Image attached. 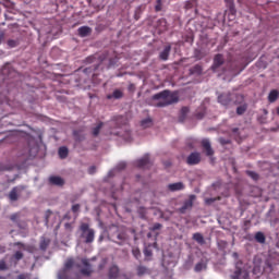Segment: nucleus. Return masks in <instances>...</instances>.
<instances>
[{
	"label": "nucleus",
	"mask_w": 279,
	"mask_h": 279,
	"mask_svg": "<svg viewBox=\"0 0 279 279\" xmlns=\"http://www.w3.org/2000/svg\"><path fill=\"white\" fill-rule=\"evenodd\" d=\"M156 108H165L171 106V104H178L179 99L178 94L171 93L170 90H162L153 96Z\"/></svg>",
	"instance_id": "1"
},
{
	"label": "nucleus",
	"mask_w": 279,
	"mask_h": 279,
	"mask_svg": "<svg viewBox=\"0 0 279 279\" xmlns=\"http://www.w3.org/2000/svg\"><path fill=\"white\" fill-rule=\"evenodd\" d=\"M81 239H84V243L87 245L95 241V229H90V225L83 222L80 226Z\"/></svg>",
	"instance_id": "2"
},
{
	"label": "nucleus",
	"mask_w": 279,
	"mask_h": 279,
	"mask_svg": "<svg viewBox=\"0 0 279 279\" xmlns=\"http://www.w3.org/2000/svg\"><path fill=\"white\" fill-rule=\"evenodd\" d=\"M23 191H25L24 185H17L14 186L8 194V198L10 202H19V197L23 194Z\"/></svg>",
	"instance_id": "3"
},
{
	"label": "nucleus",
	"mask_w": 279,
	"mask_h": 279,
	"mask_svg": "<svg viewBox=\"0 0 279 279\" xmlns=\"http://www.w3.org/2000/svg\"><path fill=\"white\" fill-rule=\"evenodd\" d=\"M201 162H202V154L198 151L191 153L186 158V163L190 165V167L199 165Z\"/></svg>",
	"instance_id": "4"
},
{
	"label": "nucleus",
	"mask_w": 279,
	"mask_h": 279,
	"mask_svg": "<svg viewBox=\"0 0 279 279\" xmlns=\"http://www.w3.org/2000/svg\"><path fill=\"white\" fill-rule=\"evenodd\" d=\"M193 202H195V195H190L189 199L184 201L183 206L179 208V213L185 215L186 210L193 208Z\"/></svg>",
	"instance_id": "5"
},
{
	"label": "nucleus",
	"mask_w": 279,
	"mask_h": 279,
	"mask_svg": "<svg viewBox=\"0 0 279 279\" xmlns=\"http://www.w3.org/2000/svg\"><path fill=\"white\" fill-rule=\"evenodd\" d=\"M149 155H144L143 158L135 161V167H137V169H145V167H149Z\"/></svg>",
	"instance_id": "6"
},
{
	"label": "nucleus",
	"mask_w": 279,
	"mask_h": 279,
	"mask_svg": "<svg viewBox=\"0 0 279 279\" xmlns=\"http://www.w3.org/2000/svg\"><path fill=\"white\" fill-rule=\"evenodd\" d=\"M218 104H221V106H230L232 104V94H222L218 96Z\"/></svg>",
	"instance_id": "7"
},
{
	"label": "nucleus",
	"mask_w": 279,
	"mask_h": 279,
	"mask_svg": "<svg viewBox=\"0 0 279 279\" xmlns=\"http://www.w3.org/2000/svg\"><path fill=\"white\" fill-rule=\"evenodd\" d=\"M226 62V59H223V54L218 53L214 57V63H213V71H217V69H219V66L223 65V63Z\"/></svg>",
	"instance_id": "8"
},
{
	"label": "nucleus",
	"mask_w": 279,
	"mask_h": 279,
	"mask_svg": "<svg viewBox=\"0 0 279 279\" xmlns=\"http://www.w3.org/2000/svg\"><path fill=\"white\" fill-rule=\"evenodd\" d=\"M201 144L203 149L206 151V156L215 155V150H213V146H210V141L208 138H204Z\"/></svg>",
	"instance_id": "9"
},
{
	"label": "nucleus",
	"mask_w": 279,
	"mask_h": 279,
	"mask_svg": "<svg viewBox=\"0 0 279 279\" xmlns=\"http://www.w3.org/2000/svg\"><path fill=\"white\" fill-rule=\"evenodd\" d=\"M121 125H125V118L118 116L114 117L111 121H110V126L111 128H121Z\"/></svg>",
	"instance_id": "10"
},
{
	"label": "nucleus",
	"mask_w": 279,
	"mask_h": 279,
	"mask_svg": "<svg viewBox=\"0 0 279 279\" xmlns=\"http://www.w3.org/2000/svg\"><path fill=\"white\" fill-rule=\"evenodd\" d=\"M169 56H171V45L165 46L163 50L159 53V60L167 62Z\"/></svg>",
	"instance_id": "11"
},
{
	"label": "nucleus",
	"mask_w": 279,
	"mask_h": 279,
	"mask_svg": "<svg viewBox=\"0 0 279 279\" xmlns=\"http://www.w3.org/2000/svg\"><path fill=\"white\" fill-rule=\"evenodd\" d=\"M82 264L85 268L81 269V274L83 276H90L93 274V268H90V264L88 263V259L84 258L82 259Z\"/></svg>",
	"instance_id": "12"
},
{
	"label": "nucleus",
	"mask_w": 279,
	"mask_h": 279,
	"mask_svg": "<svg viewBox=\"0 0 279 279\" xmlns=\"http://www.w3.org/2000/svg\"><path fill=\"white\" fill-rule=\"evenodd\" d=\"M49 183L52 184V186H64V179L57 175H51L49 178Z\"/></svg>",
	"instance_id": "13"
},
{
	"label": "nucleus",
	"mask_w": 279,
	"mask_h": 279,
	"mask_svg": "<svg viewBox=\"0 0 279 279\" xmlns=\"http://www.w3.org/2000/svg\"><path fill=\"white\" fill-rule=\"evenodd\" d=\"M168 190L171 191V193H175V191H184V183L182 182L170 183L168 185Z\"/></svg>",
	"instance_id": "14"
},
{
	"label": "nucleus",
	"mask_w": 279,
	"mask_h": 279,
	"mask_svg": "<svg viewBox=\"0 0 279 279\" xmlns=\"http://www.w3.org/2000/svg\"><path fill=\"white\" fill-rule=\"evenodd\" d=\"M77 32H78V36H80L81 38H86V36H90L93 29H92L90 27H88V26H81V27L77 29Z\"/></svg>",
	"instance_id": "15"
},
{
	"label": "nucleus",
	"mask_w": 279,
	"mask_h": 279,
	"mask_svg": "<svg viewBox=\"0 0 279 279\" xmlns=\"http://www.w3.org/2000/svg\"><path fill=\"white\" fill-rule=\"evenodd\" d=\"M123 92L121 89H116L112 94L107 95V99H122Z\"/></svg>",
	"instance_id": "16"
},
{
	"label": "nucleus",
	"mask_w": 279,
	"mask_h": 279,
	"mask_svg": "<svg viewBox=\"0 0 279 279\" xmlns=\"http://www.w3.org/2000/svg\"><path fill=\"white\" fill-rule=\"evenodd\" d=\"M279 92L277 89L270 90L268 95V101L269 104H275V101H278Z\"/></svg>",
	"instance_id": "17"
},
{
	"label": "nucleus",
	"mask_w": 279,
	"mask_h": 279,
	"mask_svg": "<svg viewBox=\"0 0 279 279\" xmlns=\"http://www.w3.org/2000/svg\"><path fill=\"white\" fill-rule=\"evenodd\" d=\"M109 278L117 279L119 278V267L118 266H111L109 269Z\"/></svg>",
	"instance_id": "18"
},
{
	"label": "nucleus",
	"mask_w": 279,
	"mask_h": 279,
	"mask_svg": "<svg viewBox=\"0 0 279 279\" xmlns=\"http://www.w3.org/2000/svg\"><path fill=\"white\" fill-rule=\"evenodd\" d=\"M194 241L198 243L199 245H204L206 243V240H204V235L202 233H194L193 234Z\"/></svg>",
	"instance_id": "19"
},
{
	"label": "nucleus",
	"mask_w": 279,
	"mask_h": 279,
	"mask_svg": "<svg viewBox=\"0 0 279 279\" xmlns=\"http://www.w3.org/2000/svg\"><path fill=\"white\" fill-rule=\"evenodd\" d=\"M207 264L204 263V260L197 263L194 267V271H196V274H199V271H204V269H206Z\"/></svg>",
	"instance_id": "20"
},
{
	"label": "nucleus",
	"mask_w": 279,
	"mask_h": 279,
	"mask_svg": "<svg viewBox=\"0 0 279 279\" xmlns=\"http://www.w3.org/2000/svg\"><path fill=\"white\" fill-rule=\"evenodd\" d=\"M69 156V148L62 146L59 148V158H61L62 160H64V158H66Z\"/></svg>",
	"instance_id": "21"
},
{
	"label": "nucleus",
	"mask_w": 279,
	"mask_h": 279,
	"mask_svg": "<svg viewBox=\"0 0 279 279\" xmlns=\"http://www.w3.org/2000/svg\"><path fill=\"white\" fill-rule=\"evenodd\" d=\"M101 128H104V122H99V123L92 130L93 136H99V133L101 132Z\"/></svg>",
	"instance_id": "22"
},
{
	"label": "nucleus",
	"mask_w": 279,
	"mask_h": 279,
	"mask_svg": "<svg viewBox=\"0 0 279 279\" xmlns=\"http://www.w3.org/2000/svg\"><path fill=\"white\" fill-rule=\"evenodd\" d=\"M14 169V165L12 163H0V173L2 171H12Z\"/></svg>",
	"instance_id": "23"
},
{
	"label": "nucleus",
	"mask_w": 279,
	"mask_h": 279,
	"mask_svg": "<svg viewBox=\"0 0 279 279\" xmlns=\"http://www.w3.org/2000/svg\"><path fill=\"white\" fill-rule=\"evenodd\" d=\"M49 243H51V241H49V239L44 238L39 244L40 250H43V252H45L49 247Z\"/></svg>",
	"instance_id": "24"
},
{
	"label": "nucleus",
	"mask_w": 279,
	"mask_h": 279,
	"mask_svg": "<svg viewBox=\"0 0 279 279\" xmlns=\"http://www.w3.org/2000/svg\"><path fill=\"white\" fill-rule=\"evenodd\" d=\"M255 241L257 242V243H265V241H266V238H265V233H263V232H257L256 234H255Z\"/></svg>",
	"instance_id": "25"
},
{
	"label": "nucleus",
	"mask_w": 279,
	"mask_h": 279,
	"mask_svg": "<svg viewBox=\"0 0 279 279\" xmlns=\"http://www.w3.org/2000/svg\"><path fill=\"white\" fill-rule=\"evenodd\" d=\"M202 71H203V69H202V65H199V64H196V65H194V66L191 69V73H192L193 75H202Z\"/></svg>",
	"instance_id": "26"
},
{
	"label": "nucleus",
	"mask_w": 279,
	"mask_h": 279,
	"mask_svg": "<svg viewBox=\"0 0 279 279\" xmlns=\"http://www.w3.org/2000/svg\"><path fill=\"white\" fill-rule=\"evenodd\" d=\"M243 274V269L236 267L233 275H231V279H241V275Z\"/></svg>",
	"instance_id": "27"
},
{
	"label": "nucleus",
	"mask_w": 279,
	"mask_h": 279,
	"mask_svg": "<svg viewBox=\"0 0 279 279\" xmlns=\"http://www.w3.org/2000/svg\"><path fill=\"white\" fill-rule=\"evenodd\" d=\"M246 111H247V105H242L236 108V114L239 116L245 114Z\"/></svg>",
	"instance_id": "28"
},
{
	"label": "nucleus",
	"mask_w": 279,
	"mask_h": 279,
	"mask_svg": "<svg viewBox=\"0 0 279 279\" xmlns=\"http://www.w3.org/2000/svg\"><path fill=\"white\" fill-rule=\"evenodd\" d=\"M246 174H247V177L248 178H252V180H254L255 182L256 181H258V179L260 178L259 175H258V173H256V172H254V171H246Z\"/></svg>",
	"instance_id": "29"
},
{
	"label": "nucleus",
	"mask_w": 279,
	"mask_h": 279,
	"mask_svg": "<svg viewBox=\"0 0 279 279\" xmlns=\"http://www.w3.org/2000/svg\"><path fill=\"white\" fill-rule=\"evenodd\" d=\"M10 219H11V221H13L14 223H17V226L20 227V228H25V227H23L21 223H19V214H12L11 216H10Z\"/></svg>",
	"instance_id": "30"
},
{
	"label": "nucleus",
	"mask_w": 279,
	"mask_h": 279,
	"mask_svg": "<svg viewBox=\"0 0 279 279\" xmlns=\"http://www.w3.org/2000/svg\"><path fill=\"white\" fill-rule=\"evenodd\" d=\"M141 125H142V128H149L150 125H151V119L150 118H148V119H144V120H142L141 121Z\"/></svg>",
	"instance_id": "31"
},
{
	"label": "nucleus",
	"mask_w": 279,
	"mask_h": 279,
	"mask_svg": "<svg viewBox=\"0 0 279 279\" xmlns=\"http://www.w3.org/2000/svg\"><path fill=\"white\" fill-rule=\"evenodd\" d=\"M51 215H53V211H51L50 209L46 210V213H45V226H49V217H51Z\"/></svg>",
	"instance_id": "32"
},
{
	"label": "nucleus",
	"mask_w": 279,
	"mask_h": 279,
	"mask_svg": "<svg viewBox=\"0 0 279 279\" xmlns=\"http://www.w3.org/2000/svg\"><path fill=\"white\" fill-rule=\"evenodd\" d=\"M145 274H147V267L138 266L137 267V276H145Z\"/></svg>",
	"instance_id": "33"
},
{
	"label": "nucleus",
	"mask_w": 279,
	"mask_h": 279,
	"mask_svg": "<svg viewBox=\"0 0 279 279\" xmlns=\"http://www.w3.org/2000/svg\"><path fill=\"white\" fill-rule=\"evenodd\" d=\"M221 198L220 196L218 197H211V198H206L205 199V204H207L208 206H210V204H215V202H219Z\"/></svg>",
	"instance_id": "34"
},
{
	"label": "nucleus",
	"mask_w": 279,
	"mask_h": 279,
	"mask_svg": "<svg viewBox=\"0 0 279 279\" xmlns=\"http://www.w3.org/2000/svg\"><path fill=\"white\" fill-rule=\"evenodd\" d=\"M155 11L162 12V0H156Z\"/></svg>",
	"instance_id": "35"
},
{
	"label": "nucleus",
	"mask_w": 279,
	"mask_h": 279,
	"mask_svg": "<svg viewBox=\"0 0 279 279\" xmlns=\"http://www.w3.org/2000/svg\"><path fill=\"white\" fill-rule=\"evenodd\" d=\"M132 254H133L134 258H136V260H138L141 258V250L140 248H133Z\"/></svg>",
	"instance_id": "36"
},
{
	"label": "nucleus",
	"mask_w": 279,
	"mask_h": 279,
	"mask_svg": "<svg viewBox=\"0 0 279 279\" xmlns=\"http://www.w3.org/2000/svg\"><path fill=\"white\" fill-rule=\"evenodd\" d=\"M8 46L11 47V49H13L14 47H19V41L14 39H9Z\"/></svg>",
	"instance_id": "37"
},
{
	"label": "nucleus",
	"mask_w": 279,
	"mask_h": 279,
	"mask_svg": "<svg viewBox=\"0 0 279 279\" xmlns=\"http://www.w3.org/2000/svg\"><path fill=\"white\" fill-rule=\"evenodd\" d=\"M128 167V163H125L124 161L119 162L116 167L117 171H123V169H125Z\"/></svg>",
	"instance_id": "38"
},
{
	"label": "nucleus",
	"mask_w": 279,
	"mask_h": 279,
	"mask_svg": "<svg viewBox=\"0 0 279 279\" xmlns=\"http://www.w3.org/2000/svg\"><path fill=\"white\" fill-rule=\"evenodd\" d=\"M187 114H189V107H182L181 108V117L183 119H185Z\"/></svg>",
	"instance_id": "39"
},
{
	"label": "nucleus",
	"mask_w": 279,
	"mask_h": 279,
	"mask_svg": "<svg viewBox=\"0 0 279 279\" xmlns=\"http://www.w3.org/2000/svg\"><path fill=\"white\" fill-rule=\"evenodd\" d=\"M2 73L3 75H8V77H12V71L8 70V65H4Z\"/></svg>",
	"instance_id": "40"
},
{
	"label": "nucleus",
	"mask_w": 279,
	"mask_h": 279,
	"mask_svg": "<svg viewBox=\"0 0 279 279\" xmlns=\"http://www.w3.org/2000/svg\"><path fill=\"white\" fill-rule=\"evenodd\" d=\"M73 265H74L73 259H68V260L65 262L64 267H65V269H71V267H73Z\"/></svg>",
	"instance_id": "41"
},
{
	"label": "nucleus",
	"mask_w": 279,
	"mask_h": 279,
	"mask_svg": "<svg viewBox=\"0 0 279 279\" xmlns=\"http://www.w3.org/2000/svg\"><path fill=\"white\" fill-rule=\"evenodd\" d=\"M8 269V264H5V260H0V271H5Z\"/></svg>",
	"instance_id": "42"
},
{
	"label": "nucleus",
	"mask_w": 279,
	"mask_h": 279,
	"mask_svg": "<svg viewBox=\"0 0 279 279\" xmlns=\"http://www.w3.org/2000/svg\"><path fill=\"white\" fill-rule=\"evenodd\" d=\"M162 228V226L159 223V222H157V223H155L151 228H150V230L153 231V232H156V230H160Z\"/></svg>",
	"instance_id": "43"
},
{
	"label": "nucleus",
	"mask_w": 279,
	"mask_h": 279,
	"mask_svg": "<svg viewBox=\"0 0 279 279\" xmlns=\"http://www.w3.org/2000/svg\"><path fill=\"white\" fill-rule=\"evenodd\" d=\"M144 256H146V258H149L153 256V252L150 248H145L144 250Z\"/></svg>",
	"instance_id": "44"
},
{
	"label": "nucleus",
	"mask_w": 279,
	"mask_h": 279,
	"mask_svg": "<svg viewBox=\"0 0 279 279\" xmlns=\"http://www.w3.org/2000/svg\"><path fill=\"white\" fill-rule=\"evenodd\" d=\"M14 258L15 260H21L23 258V253H21L20 251L15 252Z\"/></svg>",
	"instance_id": "45"
},
{
	"label": "nucleus",
	"mask_w": 279,
	"mask_h": 279,
	"mask_svg": "<svg viewBox=\"0 0 279 279\" xmlns=\"http://www.w3.org/2000/svg\"><path fill=\"white\" fill-rule=\"evenodd\" d=\"M219 143H220V145H230V140H226L223 137H220Z\"/></svg>",
	"instance_id": "46"
},
{
	"label": "nucleus",
	"mask_w": 279,
	"mask_h": 279,
	"mask_svg": "<svg viewBox=\"0 0 279 279\" xmlns=\"http://www.w3.org/2000/svg\"><path fill=\"white\" fill-rule=\"evenodd\" d=\"M59 279H68L66 270H63V271L59 272Z\"/></svg>",
	"instance_id": "47"
},
{
	"label": "nucleus",
	"mask_w": 279,
	"mask_h": 279,
	"mask_svg": "<svg viewBox=\"0 0 279 279\" xmlns=\"http://www.w3.org/2000/svg\"><path fill=\"white\" fill-rule=\"evenodd\" d=\"M72 213H80V204H75L72 206Z\"/></svg>",
	"instance_id": "48"
},
{
	"label": "nucleus",
	"mask_w": 279,
	"mask_h": 279,
	"mask_svg": "<svg viewBox=\"0 0 279 279\" xmlns=\"http://www.w3.org/2000/svg\"><path fill=\"white\" fill-rule=\"evenodd\" d=\"M97 171V167H95V166H92V167H89V169H88V173L90 174V175H93V173H95Z\"/></svg>",
	"instance_id": "49"
},
{
	"label": "nucleus",
	"mask_w": 279,
	"mask_h": 279,
	"mask_svg": "<svg viewBox=\"0 0 279 279\" xmlns=\"http://www.w3.org/2000/svg\"><path fill=\"white\" fill-rule=\"evenodd\" d=\"M117 239H118L119 241H125V234H123V233H118Z\"/></svg>",
	"instance_id": "50"
},
{
	"label": "nucleus",
	"mask_w": 279,
	"mask_h": 279,
	"mask_svg": "<svg viewBox=\"0 0 279 279\" xmlns=\"http://www.w3.org/2000/svg\"><path fill=\"white\" fill-rule=\"evenodd\" d=\"M230 13L231 14H236V9H234V3L230 4Z\"/></svg>",
	"instance_id": "51"
},
{
	"label": "nucleus",
	"mask_w": 279,
	"mask_h": 279,
	"mask_svg": "<svg viewBox=\"0 0 279 279\" xmlns=\"http://www.w3.org/2000/svg\"><path fill=\"white\" fill-rule=\"evenodd\" d=\"M29 278V276L25 275V274H22V275H19L17 279H27Z\"/></svg>",
	"instance_id": "52"
},
{
	"label": "nucleus",
	"mask_w": 279,
	"mask_h": 279,
	"mask_svg": "<svg viewBox=\"0 0 279 279\" xmlns=\"http://www.w3.org/2000/svg\"><path fill=\"white\" fill-rule=\"evenodd\" d=\"M64 228H65V230H72V226H71V223L70 222H66L65 225H64Z\"/></svg>",
	"instance_id": "53"
},
{
	"label": "nucleus",
	"mask_w": 279,
	"mask_h": 279,
	"mask_svg": "<svg viewBox=\"0 0 279 279\" xmlns=\"http://www.w3.org/2000/svg\"><path fill=\"white\" fill-rule=\"evenodd\" d=\"M196 119H204V112L196 113Z\"/></svg>",
	"instance_id": "54"
},
{
	"label": "nucleus",
	"mask_w": 279,
	"mask_h": 279,
	"mask_svg": "<svg viewBox=\"0 0 279 279\" xmlns=\"http://www.w3.org/2000/svg\"><path fill=\"white\" fill-rule=\"evenodd\" d=\"M117 62H119V59H116V61L110 60L109 64H110V66H114V64H117Z\"/></svg>",
	"instance_id": "55"
},
{
	"label": "nucleus",
	"mask_w": 279,
	"mask_h": 279,
	"mask_svg": "<svg viewBox=\"0 0 279 279\" xmlns=\"http://www.w3.org/2000/svg\"><path fill=\"white\" fill-rule=\"evenodd\" d=\"M158 23H159V25H162V23H163V25H167V20L161 19V20L158 21Z\"/></svg>",
	"instance_id": "56"
},
{
	"label": "nucleus",
	"mask_w": 279,
	"mask_h": 279,
	"mask_svg": "<svg viewBox=\"0 0 279 279\" xmlns=\"http://www.w3.org/2000/svg\"><path fill=\"white\" fill-rule=\"evenodd\" d=\"M3 253H5V246L0 245V254H3Z\"/></svg>",
	"instance_id": "57"
},
{
	"label": "nucleus",
	"mask_w": 279,
	"mask_h": 279,
	"mask_svg": "<svg viewBox=\"0 0 279 279\" xmlns=\"http://www.w3.org/2000/svg\"><path fill=\"white\" fill-rule=\"evenodd\" d=\"M128 88H129V90H134L135 86H134V84H130Z\"/></svg>",
	"instance_id": "58"
},
{
	"label": "nucleus",
	"mask_w": 279,
	"mask_h": 279,
	"mask_svg": "<svg viewBox=\"0 0 279 279\" xmlns=\"http://www.w3.org/2000/svg\"><path fill=\"white\" fill-rule=\"evenodd\" d=\"M3 38H5V36L3 34H0V45L1 43H3Z\"/></svg>",
	"instance_id": "59"
},
{
	"label": "nucleus",
	"mask_w": 279,
	"mask_h": 279,
	"mask_svg": "<svg viewBox=\"0 0 279 279\" xmlns=\"http://www.w3.org/2000/svg\"><path fill=\"white\" fill-rule=\"evenodd\" d=\"M232 256H233V258H239V253L234 252V253L232 254Z\"/></svg>",
	"instance_id": "60"
},
{
	"label": "nucleus",
	"mask_w": 279,
	"mask_h": 279,
	"mask_svg": "<svg viewBox=\"0 0 279 279\" xmlns=\"http://www.w3.org/2000/svg\"><path fill=\"white\" fill-rule=\"evenodd\" d=\"M233 134H236L239 132V128L232 129Z\"/></svg>",
	"instance_id": "61"
},
{
	"label": "nucleus",
	"mask_w": 279,
	"mask_h": 279,
	"mask_svg": "<svg viewBox=\"0 0 279 279\" xmlns=\"http://www.w3.org/2000/svg\"><path fill=\"white\" fill-rule=\"evenodd\" d=\"M73 135H74L75 137H77V136H80V132H78V131H74V132H73Z\"/></svg>",
	"instance_id": "62"
},
{
	"label": "nucleus",
	"mask_w": 279,
	"mask_h": 279,
	"mask_svg": "<svg viewBox=\"0 0 279 279\" xmlns=\"http://www.w3.org/2000/svg\"><path fill=\"white\" fill-rule=\"evenodd\" d=\"M110 134H113L114 136H119V132L110 131Z\"/></svg>",
	"instance_id": "63"
},
{
	"label": "nucleus",
	"mask_w": 279,
	"mask_h": 279,
	"mask_svg": "<svg viewBox=\"0 0 279 279\" xmlns=\"http://www.w3.org/2000/svg\"><path fill=\"white\" fill-rule=\"evenodd\" d=\"M277 114H278V117H279V106L277 107Z\"/></svg>",
	"instance_id": "64"
}]
</instances>
